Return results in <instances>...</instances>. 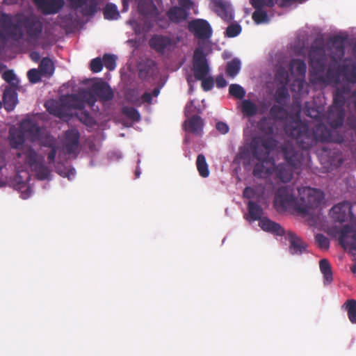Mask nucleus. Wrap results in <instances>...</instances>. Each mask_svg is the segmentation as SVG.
Wrapping results in <instances>:
<instances>
[{
	"label": "nucleus",
	"instance_id": "nucleus-1",
	"mask_svg": "<svg viewBox=\"0 0 356 356\" xmlns=\"http://www.w3.org/2000/svg\"><path fill=\"white\" fill-rule=\"evenodd\" d=\"M286 134L294 138L300 150H307L316 145L318 142H337L341 140L334 138L333 131L329 129L323 124H317L312 129L301 120H295L285 126Z\"/></svg>",
	"mask_w": 356,
	"mask_h": 356
},
{
	"label": "nucleus",
	"instance_id": "nucleus-2",
	"mask_svg": "<svg viewBox=\"0 0 356 356\" xmlns=\"http://www.w3.org/2000/svg\"><path fill=\"white\" fill-rule=\"evenodd\" d=\"M345 38L337 35L331 38L332 47L330 55V63L328 64L326 77L329 81L338 83L341 76H343L348 82L356 83V64L352 62L345 63L341 66L340 60L344 56Z\"/></svg>",
	"mask_w": 356,
	"mask_h": 356
},
{
	"label": "nucleus",
	"instance_id": "nucleus-3",
	"mask_svg": "<svg viewBox=\"0 0 356 356\" xmlns=\"http://www.w3.org/2000/svg\"><path fill=\"white\" fill-rule=\"evenodd\" d=\"M283 157L286 163H281L274 167L277 179L283 183L289 182L295 170L307 165L310 160L308 152L299 150L291 143H285L282 147Z\"/></svg>",
	"mask_w": 356,
	"mask_h": 356
},
{
	"label": "nucleus",
	"instance_id": "nucleus-4",
	"mask_svg": "<svg viewBox=\"0 0 356 356\" xmlns=\"http://www.w3.org/2000/svg\"><path fill=\"white\" fill-rule=\"evenodd\" d=\"M309 59L314 72L322 76L327 65V56L323 39H316L309 51Z\"/></svg>",
	"mask_w": 356,
	"mask_h": 356
},
{
	"label": "nucleus",
	"instance_id": "nucleus-5",
	"mask_svg": "<svg viewBox=\"0 0 356 356\" xmlns=\"http://www.w3.org/2000/svg\"><path fill=\"white\" fill-rule=\"evenodd\" d=\"M300 203L298 211L307 213L311 209L317 208L322 202L324 195L318 189L304 187L299 189Z\"/></svg>",
	"mask_w": 356,
	"mask_h": 356
},
{
	"label": "nucleus",
	"instance_id": "nucleus-6",
	"mask_svg": "<svg viewBox=\"0 0 356 356\" xmlns=\"http://www.w3.org/2000/svg\"><path fill=\"white\" fill-rule=\"evenodd\" d=\"M299 203V200L290 192L286 186L279 188L275 193L274 205L277 209H293L298 211Z\"/></svg>",
	"mask_w": 356,
	"mask_h": 356
},
{
	"label": "nucleus",
	"instance_id": "nucleus-7",
	"mask_svg": "<svg viewBox=\"0 0 356 356\" xmlns=\"http://www.w3.org/2000/svg\"><path fill=\"white\" fill-rule=\"evenodd\" d=\"M8 34L12 38L19 40L23 38V32L18 29V26L14 24L12 17L6 13H0V39Z\"/></svg>",
	"mask_w": 356,
	"mask_h": 356
},
{
	"label": "nucleus",
	"instance_id": "nucleus-8",
	"mask_svg": "<svg viewBox=\"0 0 356 356\" xmlns=\"http://www.w3.org/2000/svg\"><path fill=\"white\" fill-rule=\"evenodd\" d=\"M193 70L194 76L197 80L203 79L209 72V67L206 56L202 49H197L194 51Z\"/></svg>",
	"mask_w": 356,
	"mask_h": 356
},
{
	"label": "nucleus",
	"instance_id": "nucleus-9",
	"mask_svg": "<svg viewBox=\"0 0 356 356\" xmlns=\"http://www.w3.org/2000/svg\"><path fill=\"white\" fill-rule=\"evenodd\" d=\"M72 8L83 17H93L99 10L97 0H67Z\"/></svg>",
	"mask_w": 356,
	"mask_h": 356
},
{
	"label": "nucleus",
	"instance_id": "nucleus-10",
	"mask_svg": "<svg viewBox=\"0 0 356 356\" xmlns=\"http://www.w3.org/2000/svg\"><path fill=\"white\" fill-rule=\"evenodd\" d=\"M22 25L31 40L37 41L40 38L43 24L38 17L32 15L25 17L22 21Z\"/></svg>",
	"mask_w": 356,
	"mask_h": 356
},
{
	"label": "nucleus",
	"instance_id": "nucleus-11",
	"mask_svg": "<svg viewBox=\"0 0 356 356\" xmlns=\"http://www.w3.org/2000/svg\"><path fill=\"white\" fill-rule=\"evenodd\" d=\"M251 6L254 8L252 19L256 24H268L271 16L268 14L266 8H268L267 0H251Z\"/></svg>",
	"mask_w": 356,
	"mask_h": 356
},
{
	"label": "nucleus",
	"instance_id": "nucleus-12",
	"mask_svg": "<svg viewBox=\"0 0 356 356\" xmlns=\"http://www.w3.org/2000/svg\"><path fill=\"white\" fill-rule=\"evenodd\" d=\"M17 157L19 159H22V167L23 168H32L42 159H43V157L39 156L38 154L29 145L22 146L17 153Z\"/></svg>",
	"mask_w": 356,
	"mask_h": 356
},
{
	"label": "nucleus",
	"instance_id": "nucleus-13",
	"mask_svg": "<svg viewBox=\"0 0 356 356\" xmlns=\"http://www.w3.org/2000/svg\"><path fill=\"white\" fill-rule=\"evenodd\" d=\"M188 29L195 38L200 40L209 38L212 33L211 28L208 22L202 19H193L189 22Z\"/></svg>",
	"mask_w": 356,
	"mask_h": 356
},
{
	"label": "nucleus",
	"instance_id": "nucleus-14",
	"mask_svg": "<svg viewBox=\"0 0 356 356\" xmlns=\"http://www.w3.org/2000/svg\"><path fill=\"white\" fill-rule=\"evenodd\" d=\"M330 215L334 220L339 222L352 220L353 218L352 205L348 201L340 202L331 209Z\"/></svg>",
	"mask_w": 356,
	"mask_h": 356
},
{
	"label": "nucleus",
	"instance_id": "nucleus-15",
	"mask_svg": "<svg viewBox=\"0 0 356 356\" xmlns=\"http://www.w3.org/2000/svg\"><path fill=\"white\" fill-rule=\"evenodd\" d=\"M177 42L171 38L163 35H154L149 41V47L159 54H163L165 51L170 50L175 46Z\"/></svg>",
	"mask_w": 356,
	"mask_h": 356
},
{
	"label": "nucleus",
	"instance_id": "nucleus-16",
	"mask_svg": "<svg viewBox=\"0 0 356 356\" xmlns=\"http://www.w3.org/2000/svg\"><path fill=\"white\" fill-rule=\"evenodd\" d=\"M32 1L44 15L56 14L65 4L63 0H32Z\"/></svg>",
	"mask_w": 356,
	"mask_h": 356
},
{
	"label": "nucleus",
	"instance_id": "nucleus-17",
	"mask_svg": "<svg viewBox=\"0 0 356 356\" xmlns=\"http://www.w3.org/2000/svg\"><path fill=\"white\" fill-rule=\"evenodd\" d=\"M286 238L289 241V250L291 254H302L307 251V244L293 232L288 231Z\"/></svg>",
	"mask_w": 356,
	"mask_h": 356
},
{
	"label": "nucleus",
	"instance_id": "nucleus-18",
	"mask_svg": "<svg viewBox=\"0 0 356 356\" xmlns=\"http://www.w3.org/2000/svg\"><path fill=\"white\" fill-rule=\"evenodd\" d=\"M64 148L67 154L75 153L79 148L80 134L77 129H71L65 131Z\"/></svg>",
	"mask_w": 356,
	"mask_h": 356
},
{
	"label": "nucleus",
	"instance_id": "nucleus-19",
	"mask_svg": "<svg viewBox=\"0 0 356 356\" xmlns=\"http://www.w3.org/2000/svg\"><path fill=\"white\" fill-rule=\"evenodd\" d=\"M90 90L97 95L100 101L111 100L114 94L110 86L104 81H98L91 86Z\"/></svg>",
	"mask_w": 356,
	"mask_h": 356
},
{
	"label": "nucleus",
	"instance_id": "nucleus-20",
	"mask_svg": "<svg viewBox=\"0 0 356 356\" xmlns=\"http://www.w3.org/2000/svg\"><path fill=\"white\" fill-rule=\"evenodd\" d=\"M350 92V88L348 85L337 88L333 95V103L330 107L339 108L340 116L343 114V109L346 103V96Z\"/></svg>",
	"mask_w": 356,
	"mask_h": 356
},
{
	"label": "nucleus",
	"instance_id": "nucleus-21",
	"mask_svg": "<svg viewBox=\"0 0 356 356\" xmlns=\"http://www.w3.org/2000/svg\"><path fill=\"white\" fill-rule=\"evenodd\" d=\"M214 7V11L223 20L229 22L233 19L232 9L231 5L225 0H211Z\"/></svg>",
	"mask_w": 356,
	"mask_h": 356
},
{
	"label": "nucleus",
	"instance_id": "nucleus-22",
	"mask_svg": "<svg viewBox=\"0 0 356 356\" xmlns=\"http://www.w3.org/2000/svg\"><path fill=\"white\" fill-rule=\"evenodd\" d=\"M185 130L191 134L201 135L203 131L204 122L202 118L194 115L184 122Z\"/></svg>",
	"mask_w": 356,
	"mask_h": 356
},
{
	"label": "nucleus",
	"instance_id": "nucleus-23",
	"mask_svg": "<svg viewBox=\"0 0 356 356\" xmlns=\"http://www.w3.org/2000/svg\"><path fill=\"white\" fill-rule=\"evenodd\" d=\"M339 111V108L330 107L327 113V122L334 129L340 127L344 122L345 109H343L341 117L340 116Z\"/></svg>",
	"mask_w": 356,
	"mask_h": 356
},
{
	"label": "nucleus",
	"instance_id": "nucleus-24",
	"mask_svg": "<svg viewBox=\"0 0 356 356\" xmlns=\"http://www.w3.org/2000/svg\"><path fill=\"white\" fill-rule=\"evenodd\" d=\"M259 227L265 232H270L277 236L285 234L284 228L278 223L268 218H262L259 222Z\"/></svg>",
	"mask_w": 356,
	"mask_h": 356
},
{
	"label": "nucleus",
	"instance_id": "nucleus-25",
	"mask_svg": "<svg viewBox=\"0 0 356 356\" xmlns=\"http://www.w3.org/2000/svg\"><path fill=\"white\" fill-rule=\"evenodd\" d=\"M188 12L179 6L172 7L167 13L169 19L173 23H180L185 21L188 17Z\"/></svg>",
	"mask_w": 356,
	"mask_h": 356
},
{
	"label": "nucleus",
	"instance_id": "nucleus-26",
	"mask_svg": "<svg viewBox=\"0 0 356 356\" xmlns=\"http://www.w3.org/2000/svg\"><path fill=\"white\" fill-rule=\"evenodd\" d=\"M22 129L24 132L27 133L31 138V140H38L40 135V128L39 126L31 120H24L21 124Z\"/></svg>",
	"mask_w": 356,
	"mask_h": 356
},
{
	"label": "nucleus",
	"instance_id": "nucleus-27",
	"mask_svg": "<svg viewBox=\"0 0 356 356\" xmlns=\"http://www.w3.org/2000/svg\"><path fill=\"white\" fill-rule=\"evenodd\" d=\"M4 107L8 111H12L17 103V94L12 88H6L3 95Z\"/></svg>",
	"mask_w": 356,
	"mask_h": 356
},
{
	"label": "nucleus",
	"instance_id": "nucleus-28",
	"mask_svg": "<svg viewBox=\"0 0 356 356\" xmlns=\"http://www.w3.org/2000/svg\"><path fill=\"white\" fill-rule=\"evenodd\" d=\"M24 134L18 129L10 130L9 142L10 147L13 149H21L24 143Z\"/></svg>",
	"mask_w": 356,
	"mask_h": 356
},
{
	"label": "nucleus",
	"instance_id": "nucleus-29",
	"mask_svg": "<svg viewBox=\"0 0 356 356\" xmlns=\"http://www.w3.org/2000/svg\"><path fill=\"white\" fill-rule=\"evenodd\" d=\"M138 10L143 15L152 16L156 13L157 8L152 0H139Z\"/></svg>",
	"mask_w": 356,
	"mask_h": 356
},
{
	"label": "nucleus",
	"instance_id": "nucleus-30",
	"mask_svg": "<svg viewBox=\"0 0 356 356\" xmlns=\"http://www.w3.org/2000/svg\"><path fill=\"white\" fill-rule=\"evenodd\" d=\"M250 220L256 221L262 219L263 209L257 203L250 200L248 203Z\"/></svg>",
	"mask_w": 356,
	"mask_h": 356
},
{
	"label": "nucleus",
	"instance_id": "nucleus-31",
	"mask_svg": "<svg viewBox=\"0 0 356 356\" xmlns=\"http://www.w3.org/2000/svg\"><path fill=\"white\" fill-rule=\"evenodd\" d=\"M39 70L43 76L51 77L54 72V64L52 60L48 57L43 58L39 65Z\"/></svg>",
	"mask_w": 356,
	"mask_h": 356
},
{
	"label": "nucleus",
	"instance_id": "nucleus-32",
	"mask_svg": "<svg viewBox=\"0 0 356 356\" xmlns=\"http://www.w3.org/2000/svg\"><path fill=\"white\" fill-rule=\"evenodd\" d=\"M257 163H256L253 168V175L256 177H262L264 175H267L271 173L270 170L267 168L264 163H271L275 165L274 161H271V159H268L266 161H259Z\"/></svg>",
	"mask_w": 356,
	"mask_h": 356
},
{
	"label": "nucleus",
	"instance_id": "nucleus-33",
	"mask_svg": "<svg viewBox=\"0 0 356 356\" xmlns=\"http://www.w3.org/2000/svg\"><path fill=\"white\" fill-rule=\"evenodd\" d=\"M35 172L38 179H47L50 176L49 169L44 165V159L31 168Z\"/></svg>",
	"mask_w": 356,
	"mask_h": 356
},
{
	"label": "nucleus",
	"instance_id": "nucleus-34",
	"mask_svg": "<svg viewBox=\"0 0 356 356\" xmlns=\"http://www.w3.org/2000/svg\"><path fill=\"white\" fill-rule=\"evenodd\" d=\"M289 69L291 73L295 71L298 75L304 76L306 73L307 66L301 59H292L289 64Z\"/></svg>",
	"mask_w": 356,
	"mask_h": 356
},
{
	"label": "nucleus",
	"instance_id": "nucleus-35",
	"mask_svg": "<svg viewBox=\"0 0 356 356\" xmlns=\"http://www.w3.org/2000/svg\"><path fill=\"white\" fill-rule=\"evenodd\" d=\"M196 166L200 175L206 178L209 175V170L204 155L200 154L196 160Z\"/></svg>",
	"mask_w": 356,
	"mask_h": 356
},
{
	"label": "nucleus",
	"instance_id": "nucleus-36",
	"mask_svg": "<svg viewBox=\"0 0 356 356\" xmlns=\"http://www.w3.org/2000/svg\"><path fill=\"white\" fill-rule=\"evenodd\" d=\"M241 70V61L239 59L235 58L227 64L225 72L227 76L234 78Z\"/></svg>",
	"mask_w": 356,
	"mask_h": 356
},
{
	"label": "nucleus",
	"instance_id": "nucleus-37",
	"mask_svg": "<svg viewBox=\"0 0 356 356\" xmlns=\"http://www.w3.org/2000/svg\"><path fill=\"white\" fill-rule=\"evenodd\" d=\"M252 156L254 159L258 161H266L269 158L268 152H267L261 145H259L258 143L254 142L252 145Z\"/></svg>",
	"mask_w": 356,
	"mask_h": 356
},
{
	"label": "nucleus",
	"instance_id": "nucleus-38",
	"mask_svg": "<svg viewBox=\"0 0 356 356\" xmlns=\"http://www.w3.org/2000/svg\"><path fill=\"white\" fill-rule=\"evenodd\" d=\"M241 111L248 117H253L257 113V107L250 99H244L241 102Z\"/></svg>",
	"mask_w": 356,
	"mask_h": 356
},
{
	"label": "nucleus",
	"instance_id": "nucleus-39",
	"mask_svg": "<svg viewBox=\"0 0 356 356\" xmlns=\"http://www.w3.org/2000/svg\"><path fill=\"white\" fill-rule=\"evenodd\" d=\"M276 83L280 85H287L289 82V72L285 67L280 66L277 68L275 74Z\"/></svg>",
	"mask_w": 356,
	"mask_h": 356
},
{
	"label": "nucleus",
	"instance_id": "nucleus-40",
	"mask_svg": "<svg viewBox=\"0 0 356 356\" xmlns=\"http://www.w3.org/2000/svg\"><path fill=\"white\" fill-rule=\"evenodd\" d=\"M348 313L349 321L356 324V300L353 299L348 300L343 305Z\"/></svg>",
	"mask_w": 356,
	"mask_h": 356
},
{
	"label": "nucleus",
	"instance_id": "nucleus-41",
	"mask_svg": "<svg viewBox=\"0 0 356 356\" xmlns=\"http://www.w3.org/2000/svg\"><path fill=\"white\" fill-rule=\"evenodd\" d=\"M104 17L106 19H117L120 17L117 6L113 3H108L104 8Z\"/></svg>",
	"mask_w": 356,
	"mask_h": 356
},
{
	"label": "nucleus",
	"instance_id": "nucleus-42",
	"mask_svg": "<svg viewBox=\"0 0 356 356\" xmlns=\"http://www.w3.org/2000/svg\"><path fill=\"white\" fill-rule=\"evenodd\" d=\"M319 267L325 280L330 283L332 281V272L329 261L326 259H321L319 261Z\"/></svg>",
	"mask_w": 356,
	"mask_h": 356
},
{
	"label": "nucleus",
	"instance_id": "nucleus-43",
	"mask_svg": "<svg viewBox=\"0 0 356 356\" xmlns=\"http://www.w3.org/2000/svg\"><path fill=\"white\" fill-rule=\"evenodd\" d=\"M269 114L273 120H282L286 117L287 113L283 106L274 104L270 108Z\"/></svg>",
	"mask_w": 356,
	"mask_h": 356
},
{
	"label": "nucleus",
	"instance_id": "nucleus-44",
	"mask_svg": "<svg viewBox=\"0 0 356 356\" xmlns=\"http://www.w3.org/2000/svg\"><path fill=\"white\" fill-rule=\"evenodd\" d=\"M259 130L266 134L271 135L274 132L273 124L270 120L262 118L258 123Z\"/></svg>",
	"mask_w": 356,
	"mask_h": 356
},
{
	"label": "nucleus",
	"instance_id": "nucleus-45",
	"mask_svg": "<svg viewBox=\"0 0 356 356\" xmlns=\"http://www.w3.org/2000/svg\"><path fill=\"white\" fill-rule=\"evenodd\" d=\"M229 93L236 99H242L245 95V90L241 86L232 83L229 86Z\"/></svg>",
	"mask_w": 356,
	"mask_h": 356
},
{
	"label": "nucleus",
	"instance_id": "nucleus-46",
	"mask_svg": "<svg viewBox=\"0 0 356 356\" xmlns=\"http://www.w3.org/2000/svg\"><path fill=\"white\" fill-rule=\"evenodd\" d=\"M122 112L123 115L134 122H138L140 120L139 112L134 107L124 106L122 108Z\"/></svg>",
	"mask_w": 356,
	"mask_h": 356
},
{
	"label": "nucleus",
	"instance_id": "nucleus-47",
	"mask_svg": "<svg viewBox=\"0 0 356 356\" xmlns=\"http://www.w3.org/2000/svg\"><path fill=\"white\" fill-rule=\"evenodd\" d=\"M103 66L111 71L116 67V57L114 55L106 54L102 58Z\"/></svg>",
	"mask_w": 356,
	"mask_h": 356
},
{
	"label": "nucleus",
	"instance_id": "nucleus-48",
	"mask_svg": "<svg viewBox=\"0 0 356 356\" xmlns=\"http://www.w3.org/2000/svg\"><path fill=\"white\" fill-rule=\"evenodd\" d=\"M269 8H273L275 5L279 8H288L293 3V0H267Z\"/></svg>",
	"mask_w": 356,
	"mask_h": 356
},
{
	"label": "nucleus",
	"instance_id": "nucleus-49",
	"mask_svg": "<svg viewBox=\"0 0 356 356\" xmlns=\"http://www.w3.org/2000/svg\"><path fill=\"white\" fill-rule=\"evenodd\" d=\"M259 145H261V147L268 152V154H270L276 146V140L272 137H264L261 138Z\"/></svg>",
	"mask_w": 356,
	"mask_h": 356
},
{
	"label": "nucleus",
	"instance_id": "nucleus-50",
	"mask_svg": "<svg viewBox=\"0 0 356 356\" xmlns=\"http://www.w3.org/2000/svg\"><path fill=\"white\" fill-rule=\"evenodd\" d=\"M241 26L236 23H232L229 24L226 29L225 35L228 38H234L237 36L241 32Z\"/></svg>",
	"mask_w": 356,
	"mask_h": 356
},
{
	"label": "nucleus",
	"instance_id": "nucleus-51",
	"mask_svg": "<svg viewBox=\"0 0 356 356\" xmlns=\"http://www.w3.org/2000/svg\"><path fill=\"white\" fill-rule=\"evenodd\" d=\"M287 85H281L278 87L275 91V99L277 103H281L283 100L286 99L289 96L288 90L286 88Z\"/></svg>",
	"mask_w": 356,
	"mask_h": 356
},
{
	"label": "nucleus",
	"instance_id": "nucleus-52",
	"mask_svg": "<svg viewBox=\"0 0 356 356\" xmlns=\"http://www.w3.org/2000/svg\"><path fill=\"white\" fill-rule=\"evenodd\" d=\"M46 145L51 148L50 152L47 154V159L49 163H52L54 162L56 155V146L55 139L53 138H49Z\"/></svg>",
	"mask_w": 356,
	"mask_h": 356
},
{
	"label": "nucleus",
	"instance_id": "nucleus-53",
	"mask_svg": "<svg viewBox=\"0 0 356 356\" xmlns=\"http://www.w3.org/2000/svg\"><path fill=\"white\" fill-rule=\"evenodd\" d=\"M70 106L72 108H74L75 109H79V110L83 109L86 106L85 100L83 99V97L82 95H81V97H79L76 95H72L70 97Z\"/></svg>",
	"mask_w": 356,
	"mask_h": 356
},
{
	"label": "nucleus",
	"instance_id": "nucleus-54",
	"mask_svg": "<svg viewBox=\"0 0 356 356\" xmlns=\"http://www.w3.org/2000/svg\"><path fill=\"white\" fill-rule=\"evenodd\" d=\"M85 104H87L92 110L95 109V103L97 102V95L91 90L90 92H84L82 94Z\"/></svg>",
	"mask_w": 356,
	"mask_h": 356
},
{
	"label": "nucleus",
	"instance_id": "nucleus-55",
	"mask_svg": "<svg viewBox=\"0 0 356 356\" xmlns=\"http://www.w3.org/2000/svg\"><path fill=\"white\" fill-rule=\"evenodd\" d=\"M42 76L43 75L41 72L35 68L31 69L27 72L29 81L31 83H37L40 82Z\"/></svg>",
	"mask_w": 356,
	"mask_h": 356
},
{
	"label": "nucleus",
	"instance_id": "nucleus-56",
	"mask_svg": "<svg viewBox=\"0 0 356 356\" xmlns=\"http://www.w3.org/2000/svg\"><path fill=\"white\" fill-rule=\"evenodd\" d=\"M2 77L7 83L15 86L18 83L16 75L13 70H6L3 73Z\"/></svg>",
	"mask_w": 356,
	"mask_h": 356
},
{
	"label": "nucleus",
	"instance_id": "nucleus-57",
	"mask_svg": "<svg viewBox=\"0 0 356 356\" xmlns=\"http://www.w3.org/2000/svg\"><path fill=\"white\" fill-rule=\"evenodd\" d=\"M350 231L351 227L348 225L343 226V227L340 230V236L339 241L340 244L343 247H346V243H348V241H346V238L348 234L350 233Z\"/></svg>",
	"mask_w": 356,
	"mask_h": 356
},
{
	"label": "nucleus",
	"instance_id": "nucleus-58",
	"mask_svg": "<svg viewBox=\"0 0 356 356\" xmlns=\"http://www.w3.org/2000/svg\"><path fill=\"white\" fill-rule=\"evenodd\" d=\"M315 240L320 248L326 250L329 248L330 241L323 234H317L315 236Z\"/></svg>",
	"mask_w": 356,
	"mask_h": 356
},
{
	"label": "nucleus",
	"instance_id": "nucleus-59",
	"mask_svg": "<svg viewBox=\"0 0 356 356\" xmlns=\"http://www.w3.org/2000/svg\"><path fill=\"white\" fill-rule=\"evenodd\" d=\"M90 70L92 72L97 73L102 71L103 68V61L100 58H95L90 62Z\"/></svg>",
	"mask_w": 356,
	"mask_h": 356
},
{
	"label": "nucleus",
	"instance_id": "nucleus-60",
	"mask_svg": "<svg viewBox=\"0 0 356 356\" xmlns=\"http://www.w3.org/2000/svg\"><path fill=\"white\" fill-rule=\"evenodd\" d=\"M243 195L247 199H253L254 197H259V195L257 194V188H253L247 186L244 188Z\"/></svg>",
	"mask_w": 356,
	"mask_h": 356
},
{
	"label": "nucleus",
	"instance_id": "nucleus-61",
	"mask_svg": "<svg viewBox=\"0 0 356 356\" xmlns=\"http://www.w3.org/2000/svg\"><path fill=\"white\" fill-rule=\"evenodd\" d=\"M202 81V88L204 91L211 90L214 86V81L211 76L205 77Z\"/></svg>",
	"mask_w": 356,
	"mask_h": 356
},
{
	"label": "nucleus",
	"instance_id": "nucleus-62",
	"mask_svg": "<svg viewBox=\"0 0 356 356\" xmlns=\"http://www.w3.org/2000/svg\"><path fill=\"white\" fill-rule=\"evenodd\" d=\"M216 129L222 134H225L229 131L228 125L223 122H218L216 124Z\"/></svg>",
	"mask_w": 356,
	"mask_h": 356
},
{
	"label": "nucleus",
	"instance_id": "nucleus-63",
	"mask_svg": "<svg viewBox=\"0 0 356 356\" xmlns=\"http://www.w3.org/2000/svg\"><path fill=\"white\" fill-rule=\"evenodd\" d=\"M216 86L218 88H225L227 85V82L222 75H218L216 79Z\"/></svg>",
	"mask_w": 356,
	"mask_h": 356
},
{
	"label": "nucleus",
	"instance_id": "nucleus-64",
	"mask_svg": "<svg viewBox=\"0 0 356 356\" xmlns=\"http://www.w3.org/2000/svg\"><path fill=\"white\" fill-rule=\"evenodd\" d=\"M347 124L350 128L356 131V115H350L347 118Z\"/></svg>",
	"mask_w": 356,
	"mask_h": 356
}]
</instances>
